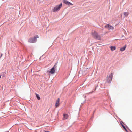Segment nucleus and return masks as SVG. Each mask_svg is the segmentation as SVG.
Returning <instances> with one entry per match:
<instances>
[{"label":"nucleus","instance_id":"1","mask_svg":"<svg viewBox=\"0 0 132 132\" xmlns=\"http://www.w3.org/2000/svg\"><path fill=\"white\" fill-rule=\"evenodd\" d=\"M92 34L93 36L96 39L98 40H101V37L98 35L97 32L95 31H94L92 32Z\"/></svg>","mask_w":132,"mask_h":132},{"label":"nucleus","instance_id":"2","mask_svg":"<svg viewBox=\"0 0 132 132\" xmlns=\"http://www.w3.org/2000/svg\"><path fill=\"white\" fill-rule=\"evenodd\" d=\"M62 6V3H61L59 6H57L53 9V12H55L58 11L60 9Z\"/></svg>","mask_w":132,"mask_h":132},{"label":"nucleus","instance_id":"3","mask_svg":"<svg viewBox=\"0 0 132 132\" xmlns=\"http://www.w3.org/2000/svg\"><path fill=\"white\" fill-rule=\"evenodd\" d=\"M113 77V74L111 73L108 77H107L106 78V82H110L112 80Z\"/></svg>","mask_w":132,"mask_h":132},{"label":"nucleus","instance_id":"4","mask_svg":"<svg viewBox=\"0 0 132 132\" xmlns=\"http://www.w3.org/2000/svg\"><path fill=\"white\" fill-rule=\"evenodd\" d=\"M57 63H56L54 65V66L50 70V73L51 74H53L55 73V68H56L57 67Z\"/></svg>","mask_w":132,"mask_h":132},{"label":"nucleus","instance_id":"5","mask_svg":"<svg viewBox=\"0 0 132 132\" xmlns=\"http://www.w3.org/2000/svg\"><path fill=\"white\" fill-rule=\"evenodd\" d=\"M36 40L37 39H36V37H34L30 38L28 40V42L30 43H33L36 42Z\"/></svg>","mask_w":132,"mask_h":132},{"label":"nucleus","instance_id":"6","mask_svg":"<svg viewBox=\"0 0 132 132\" xmlns=\"http://www.w3.org/2000/svg\"><path fill=\"white\" fill-rule=\"evenodd\" d=\"M105 27L109 30H113L114 29V28L113 26H112L108 24H107L106 26H105Z\"/></svg>","mask_w":132,"mask_h":132},{"label":"nucleus","instance_id":"7","mask_svg":"<svg viewBox=\"0 0 132 132\" xmlns=\"http://www.w3.org/2000/svg\"><path fill=\"white\" fill-rule=\"evenodd\" d=\"M60 101V99L59 98H58L57 100L56 101V102L55 105L56 108H57L59 106L60 104L59 102Z\"/></svg>","mask_w":132,"mask_h":132},{"label":"nucleus","instance_id":"8","mask_svg":"<svg viewBox=\"0 0 132 132\" xmlns=\"http://www.w3.org/2000/svg\"><path fill=\"white\" fill-rule=\"evenodd\" d=\"M63 2L65 4L67 5H73V4H72L70 2L68 1L67 0H64L63 1Z\"/></svg>","mask_w":132,"mask_h":132},{"label":"nucleus","instance_id":"9","mask_svg":"<svg viewBox=\"0 0 132 132\" xmlns=\"http://www.w3.org/2000/svg\"><path fill=\"white\" fill-rule=\"evenodd\" d=\"M68 115L67 114H63V120H65L68 118Z\"/></svg>","mask_w":132,"mask_h":132},{"label":"nucleus","instance_id":"10","mask_svg":"<svg viewBox=\"0 0 132 132\" xmlns=\"http://www.w3.org/2000/svg\"><path fill=\"white\" fill-rule=\"evenodd\" d=\"M110 48L112 51L116 50V47L114 46H111L110 47Z\"/></svg>","mask_w":132,"mask_h":132},{"label":"nucleus","instance_id":"11","mask_svg":"<svg viewBox=\"0 0 132 132\" xmlns=\"http://www.w3.org/2000/svg\"><path fill=\"white\" fill-rule=\"evenodd\" d=\"M126 47V45H125L123 47L121 48L120 50L121 51H123L125 50Z\"/></svg>","mask_w":132,"mask_h":132},{"label":"nucleus","instance_id":"12","mask_svg":"<svg viewBox=\"0 0 132 132\" xmlns=\"http://www.w3.org/2000/svg\"><path fill=\"white\" fill-rule=\"evenodd\" d=\"M36 95L37 97V98L38 100H40V97L39 96V95L37 94H36Z\"/></svg>","mask_w":132,"mask_h":132},{"label":"nucleus","instance_id":"13","mask_svg":"<svg viewBox=\"0 0 132 132\" xmlns=\"http://www.w3.org/2000/svg\"><path fill=\"white\" fill-rule=\"evenodd\" d=\"M123 14L126 17L127 16L128 14V13L127 12H124Z\"/></svg>","mask_w":132,"mask_h":132},{"label":"nucleus","instance_id":"14","mask_svg":"<svg viewBox=\"0 0 132 132\" xmlns=\"http://www.w3.org/2000/svg\"><path fill=\"white\" fill-rule=\"evenodd\" d=\"M122 126L123 127V128L126 131H127V129L126 128L125 126L123 125H122Z\"/></svg>","mask_w":132,"mask_h":132},{"label":"nucleus","instance_id":"15","mask_svg":"<svg viewBox=\"0 0 132 132\" xmlns=\"http://www.w3.org/2000/svg\"><path fill=\"white\" fill-rule=\"evenodd\" d=\"M35 37H36V38H38L39 37L38 36V35H36V36Z\"/></svg>","mask_w":132,"mask_h":132},{"label":"nucleus","instance_id":"16","mask_svg":"<svg viewBox=\"0 0 132 132\" xmlns=\"http://www.w3.org/2000/svg\"><path fill=\"white\" fill-rule=\"evenodd\" d=\"M121 125H122V123H121Z\"/></svg>","mask_w":132,"mask_h":132},{"label":"nucleus","instance_id":"17","mask_svg":"<svg viewBox=\"0 0 132 132\" xmlns=\"http://www.w3.org/2000/svg\"><path fill=\"white\" fill-rule=\"evenodd\" d=\"M2 55H1V56L0 57H1V56H2Z\"/></svg>","mask_w":132,"mask_h":132}]
</instances>
